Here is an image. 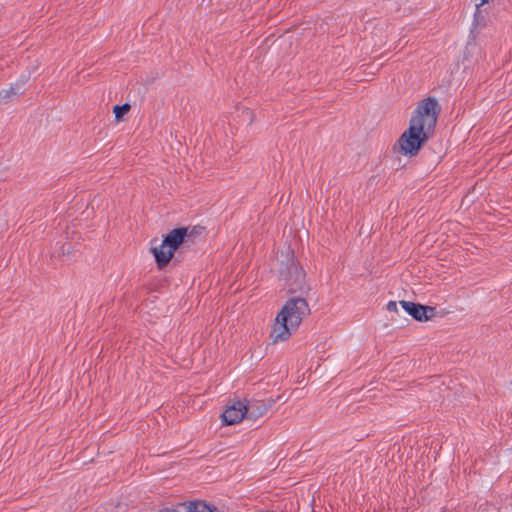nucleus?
<instances>
[{
    "label": "nucleus",
    "mask_w": 512,
    "mask_h": 512,
    "mask_svg": "<svg viewBox=\"0 0 512 512\" xmlns=\"http://www.w3.org/2000/svg\"><path fill=\"white\" fill-rule=\"evenodd\" d=\"M25 83V80L21 81V85L16 83L15 85H11L8 89H3L0 91V103H8L12 97L21 94V86Z\"/></svg>",
    "instance_id": "nucleus-10"
},
{
    "label": "nucleus",
    "mask_w": 512,
    "mask_h": 512,
    "mask_svg": "<svg viewBox=\"0 0 512 512\" xmlns=\"http://www.w3.org/2000/svg\"><path fill=\"white\" fill-rule=\"evenodd\" d=\"M202 231V227H193L191 230L188 229V236L186 238V241L193 243L196 236L200 235Z\"/></svg>",
    "instance_id": "nucleus-12"
},
{
    "label": "nucleus",
    "mask_w": 512,
    "mask_h": 512,
    "mask_svg": "<svg viewBox=\"0 0 512 512\" xmlns=\"http://www.w3.org/2000/svg\"><path fill=\"white\" fill-rule=\"evenodd\" d=\"M185 512H213V509L205 501H191L188 504L179 503Z\"/></svg>",
    "instance_id": "nucleus-9"
},
{
    "label": "nucleus",
    "mask_w": 512,
    "mask_h": 512,
    "mask_svg": "<svg viewBox=\"0 0 512 512\" xmlns=\"http://www.w3.org/2000/svg\"><path fill=\"white\" fill-rule=\"evenodd\" d=\"M440 109L435 98L422 100L405 130L393 147V150L405 156H416L429 138L433 135Z\"/></svg>",
    "instance_id": "nucleus-1"
},
{
    "label": "nucleus",
    "mask_w": 512,
    "mask_h": 512,
    "mask_svg": "<svg viewBox=\"0 0 512 512\" xmlns=\"http://www.w3.org/2000/svg\"><path fill=\"white\" fill-rule=\"evenodd\" d=\"M402 308L416 321H428L436 315V308L419 303L402 300L399 302Z\"/></svg>",
    "instance_id": "nucleus-5"
},
{
    "label": "nucleus",
    "mask_w": 512,
    "mask_h": 512,
    "mask_svg": "<svg viewBox=\"0 0 512 512\" xmlns=\"http://www.w3.org/2000/svg\"><path fill=\"white\" fill-rule=\"evenodd\" d=\"M130 105L125 103L123 105H115L113 108V112L115 114L116 120H121L125 114H127L130 110Z\"/></svg>",
    "instance_id": "nucleus-11"
},
{
    "label": "nucleus",
    "mask_w": 512,
    "mask_h": 512,
    "mask_svg": "<svg viewBox=\"0 0 512 512\" xmlns=\"http://www.w3.org/2000/svg\"><path fill=\"white\" fill-rule=\"evenodd\" d=\"M221 418L226 425H233L239 423L244 418L246 419L245 402L236 401L227 406L226 410L221 414Z\"/></svg>",
    "instance_id": "nucleus-8"
},
{
    "label": "nucleus",
    "mask_w": 512,
    "mask_h": 512,
    "mask_svg": "<svg viewBox=\"0 0 512 512\" xmlns=\"http://www.w3.org/2000/svg\"><path fill=\"white\" fill-rule=\"evenodd\" d=\"M305 276L304 270L298 265L293 253H291L287 258L285 269L280 270V277L285 281L289 293L294 294L300 292L304 294L309 291Z\"/></svg>",
    "instance_id": "nucleus-4"
},
{
    "label": "nucleus",
    "mask_w": 512,
    "mask_h": 512,
    "mask_svg": "<svg viewBox=\"0 0 512 512\" xmlns=\"http://www.w3.org/2000/svg\"><path fill=\"white\" fill-rule=\"evenodd\" d=\"M386 309L389 312H398L397 303L395 301H389L387 306H386Z\"/></svg>",
    "instance_id": "nucleus-13"
},
{
    "label": "nucleus",
    "mask_w": 512,
    "mask_h": 512,
    "mask_svg": "<svg viewBox=\"0 0 512 512\" xmlns=\"http://www.w3.org/2000/svg\"><path fill=\"white\" fill-rule=\"evenodd\" d=\"M275 400L269 398L268 400L252 399L245 403L246 419L257 420L267 413L269 409L275 404Z\"/></svg>",
    "instance_id": "nucleus-6"
},
{
    "label": "nucleus",
    "mask_w": 512,
    "mask_h": 512,
    "mask_svg": "<svg viewBox=\"0 0 512 512\" xmlns=\"http://www.w3.org/2000/svg\"><path fill=\"white\" fill-rule=\"evenodd\" d=\"M69 254L70 253V245H68V247H66V245H63L62 246V254Z\"/></svg>",
    "instance_id": "nucleus-14"
},
{
    "label": "nucleus",
    "mask_w": 512,
    "mask_h": 512,
    "mask_svg": "<svg viewBox=\"0 0 512 512\" xmlns=\"http://www.w3.org/2000/svg\"><path fill=\"white\" fill-rule=\"evenodd\" d=\"M310 307L302 296L288 299L275 319L270 337L273 343L286 341L304 318L310 315Z\"/></svg>",
    "instance_id": "nucleus-2"
},
{
    "label": "nucleus",
    "mask_w": 512,
    "mask_h": 512,
    "mask_svg": "<svg viewBox=\"0 0 512 512\" xmlns=\"http://www.w3.org/2000/svg\"><path fill=\"white\" fill-rule=\"evenodd\" d=\"M476 5L474 23L476 26H486L490 21V12L498 4L497 0H473Z\"/></svg>",
    "instance_id": "nucleus-7"
},
{
    "label": "nucleus",
    "mask_w": 512,
    "mask_h": 512,
    "mask_svg": "<svg viewBox=\"0 0 512 512\" xmlns=\"http://www.w3.org/2000/svg\"><path fill=\"white\" fill-rule=\"evenodd\" d=\"M187 227H179L171 230L158 247H151V252L159 269L168 265L175 251L184 243H187Z\"/></svg>",
    "instance_id": "nucleus-3"
}]
</instances>
